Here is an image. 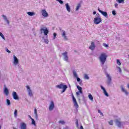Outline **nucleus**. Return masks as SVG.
Here are the masks:
<instances>
[{
  "label": "nucleus",
  "mask_w": 129,
  "mask_h": 129,
  "mask_svg": "<svg viewBox=\"0 0 129 129\" xmlns=\"http://www.w3.org/2000/svg\"><path fill=\"white\" fill-rule=\"evenodd\" d=\"M67 52H65L63 53H62V55H63V59L64 61H66V62H68V55L67 54Z\"/></svg>",
  "instance_id": "9b49d317"
},
{
  "label": "nucleus",
  "mask_w": 129,
  "mask_h": 129,
  "mask_svg": "<svg viewBox=\"0 0 129 129\" xmlns=\"http://www.w3.org/2000/svg\"><path fill=\"white\" fill-rule=\"evenodd\" d=\"M120 119H116L115 120V124L118 126V127H121V125L124 123V122H120Z\"/></svg>",
  "instance_id": "39448f33"
},
{
  "label": "nucleus",
  "mask_w": 129,
  "mask_h": 129,
  "mask_svg": "<svg viewBox=\"0 0 129 129\" xmlns=\"http://www.w3.org/2000/svg\"><path fill=\"white\" fill-rule=\"evenodd\" d=\"M41 14L45 18H47L49 16V14H48V13H47V11L45 9L41 11Z\"/></svg>",
  "instance_id": "ddd939ff"
},
{
  "label": "nucleus",
  "mask_w": 129,
  "mask_h": 129,
  "mask_svg": "<svg viewBox=\"0 0 129 129\" xmlns=\"http://www.w3.org/2000/svg\"><path fill=\"white\" fill-rule=\"evenodd\" d=\"M55 107V104H54L53 101H51L49 104V110L52 111Z\"/></svg>",
  "instance_id": "1a4fd4ad"
},
{
  "label": "nucleus",
  "mask_w": 129,
  "mask_h": 129,
  "mask_svg": "<svg viewBox=\"0 0 129 129\" xmlns=\"http://www.w3.org/2000/svg\"><path fill=\"white\" fill-rule=\"evenodd\" d=\"M103 93H104V95L107 96V97H108V96H109V95H108V93L106 91V90L103 91Z\"/></svg>",
  "instance_id": "393cba45"
},
{
  "label": "nucleus",
  "mask_w": 129,
  "mask_h": 129,
  "mask_svg": "<svg viewBox=\"0 0 129 129\" xmlns=\"http://www.w3.org/2000/svg\"><path fill=\"white\" fill-rule=\"evenodd\" d=\"M32 124H33L34 125H36V122L35 121V119H32Z\"/></svg>",
  "instance_id": "f704fd0d"
},
{
  "label": "nucleus",
  "mask_w": 129,
  "mask_h": 129,
  "mask_svg": "<svg viewBox=\"0 0 129 129\" xmlns=\"http://www.w3.org/2000/svg\"><path fill=\"white\" fill-rule=\"evenodd\" d=\"M121 90L122 92H124L125 95H128V92L126 91L125 89L123 88V86H121Z\"/></svg>",
  "instance_id": "dca6fc26"
},
{
  "label": "nucleus",
  "mask_w": 129,
  "mask_h": 129,
  "mask_svg": "<svg viewBox=\"0 0 129 129\" xmlns=\"http://www.w3.org/2000/svg\"><path fill=\"white\" fill-rule=\"evenodd\" d=\"M112 14L113 16H115L116 15V13L115 12V11L113 10L112 12Z\"/></svg>",
  "instance_id": "37998d69"
},
{
  "label": "nucleus",
  "mask_w": 129,
  "mask_h": 129,
  "mask_svg": "<svg viewBox=\"0 0 129 129\" xmlns=\"http://www.w3.org/2000/svg\"><path fill=\"white\" fill-rule=\"evenodd\" d=\"M69 86H70V87H71V86L70 85Z\"/></svg>",
  "instance_id": "338daca9"
},
{
  "label": "nucleus",
  "mask_w": 129,
  "mask_h": 129,
  "mask_svg": "<svg viewBox=\"0 0 129 129\" xmlns=\"http://www.w3.org/2000/svg\"><path fill=\"white\" fill-rule=\"evenodd\" d=\"M79 93H81V94H82V93H83V92H82V90L81 91H79Z\"/></svg>",
  "instance_id": "13d9d810"
},
{
  "label": "nucleus",
  "mask_w": 129,
  "mask_h": 129,
  "mask_svg": "<svg viewBox=\"0 0 129 129\" xmlns=\"http://www.w3.org/2000/svg\"><path fill=\"white\" fill-rule=\"evenodd\" d=\"M4 93H5V94L6 95H9V90L8 89V88L7 87H6L4 89Z\"/></svg>",
  "instance_id": "aec40b11"
},
{
  "label": "nucleus",
  "mask_w": 129,
  "mask_h": 129,
  "mask_svg": "<svg viewBox=\"0 0 129 129\" xmlns=\"http://www.w3.org/2000/svg\"><path fill=\"white\" fill-rule=\"evenodd\" d=\"M76 124L77 125V126H78V120H76Z\"/></svg>",
  "instance_id": "4d7b16f0"
},
{
  "label": "nucleus",
  "mask_w": 129,
  "mask_h": 129,
  "mask_svg": "<svg viewBox=\"0 0 129 129\" xmlns=\"http://www.w3.org/2000/svg\"><path fill=\"white\" fill-rule=\"evenodd\" d=\"M102 21V20H101V17H100V15L98 13H97L96 15L95 18H94V23L96 25H98L99 24H100L101 22Z\"/></svg>",
  "instance_id": "f03ea898"
},
{
  "label": "nucleus",
  "mask_w": 129,
  "mask_h": 129,
  "mask_svg": "<svg viewBox=\"0 0 129 129\" xmlns=\"http://www.w3.org/2000/svg\"><path fill=\"white\" fill-rule=\"evenodd\" d=\"M127 88H128V89H129V84H128L127 85Z\"/></svg>",
  "instance_id": "e2e57ef3"
},
{
  "label": "nucleus",
  "mask_w": 129,
  "mask_h": 129,
  "mask_svg": "<svg viewBox=\"0 0 129 129\" xmlns=\"http://www.w3.org/2000/svg\"><path fill=\"white\" fill-rule=\"evenodd\" d=\"M55 87L56 88H58V89H62L61 93H64V92L66 91V89L68 88L67 86L63 84V83L55 86Z\"/></svg>",
  "instance_id": "7ed1b4c3"
},
{
  "label": "nucleus",
  "mask_w": 129,
  "mask_h": 129,
  "mask_svg": "<svg viewBox=\"0 0 129 129\" xmlns=\"http://www.w3.org/2000/svg\"><path fill=\"white\" fill-rule=\"evenodd\" d=\"M27 15H28V16H30L31 17H33V16H35L36 14L34 12H29L27 13Z\"/></svg>",
  "instance_id": "6ab92c4d"
},
{
  "label": "nucleus",
  "mask_w": 129,
  "mask_h": 129,
  "mask_svg": "<svg viewBox=\"0 0 129 129\" xmlns=\"http://www.w3.org/2000/svg\"><path fill=\"white\" fill-rule=\"evenodd\" d=\"M80 129H84V128H83V126L81 125Z\"/></svg>",
  "instance_id": "680f3d73"
},
{
  "label": "nucleus",
  "mask_w": 129,
  "mask_h": 129,
  "mask_svg": "<svg viewBox=\"0 0 129 129\" xmlns=\"http://www.w3.org/2000/svg\"><path fill=\"white\" fill-rule=\"evenodd\" d=\"M59 123H61V124H65V121L63 120H60L59 121Z\"/></svg>",
  "instance_id": "79ce46f5"
},
{
  "label": "nucleus",
  "mask_w": 129,
  "mask_h": 129,
  "mask_svg": "<svg viewBox=\"0 0 129 129\" xmlns=\"http://www.w3.org/2000/svg\"><path fill=\"white\" fill-rule=\"evenodd\" d=\"M84 79H86L87 80H88L89 79V77L87 74H85L84 75Z\"/></svg>",
  "instance_id": "b1692460"
},
{
  "label": "nucleus",
  "mask_w": 129,
  "mask_h": 129,
  "mask_svg": "<svg viewBox=\"0 0 129 129\" xmlns=\"http://www.w3.org/2000/svg\"><path fill=\"white\" fill-rule=\"evenodd\" d=\"M114 6H115V8H117V7H118V4L116 3V4H115Z\"/></svg>",
  "instance_id": "864d4df0"
},
{
  "label": "nucleus",
  "mask_w": 129,
  "mask_h": 129,
  "mask_svg": "<svg viewBox=\"0 0 129 129\" xmlns=\"http://www.w3.org/2000/svg\"><path fill=\"white\" fill-rule=\"evenodd\" d=\"M88 97H89L90 100H91V101H93V96H92V95L89 94L88 95Z\"/></svg>",
  "instance_id": "4be33fe9"
},
{
  "label": "nucleus",
  "mask_w": 129,
  "mask_h": 129,
  "mask_svg": "<svg viewBox=\"0 0 129 129\" xmlns=\"http://www.w3.org/2000/svg\"><path fill=\"white\" fill-rule=\"evenodd\" d=\"M42 39L44 40V43H45V44H49V40L46 39L44 37H42Z\"/></svg>",
  "instance_id": "cd10ccee"
},
{
  "label": "nucleus",
  "mask_w": 129,
  "mask_h": 129,
  "mask_svg": "<svg viewBox=\"0 0 129 129\" xmlns=\"http://www.w3.org/2000/svg\"><path fill=\"white\" fill-rule=\"evenodd\" d=\"M81 7V5H80V4H79L76 7V11H78V10L80 9Z\"/></svg>",
  "instance_id": "c85d7f7f"
},
{
  "label": "nucleus",
  "mask_w": 129,
  "mask_h": 129,
  "mask_svg": "<svg viewBox=\"0 0 129 129\" xmlns=\"http://www.w3.org/2000/svg\"><path fill=\"white\" fill-rule=\"evenodd\" d=\"M106 77L107 78V84L108 85H110V84H111V77L108 74H106Z\"/></svg>",
  "instance_id": "6e6552de"
},
{
  "label": "nucleus",
  "mask_w": 129,
  "mask_h": 129,
  "mask_svg": "<svg viewBox=\"0 0 129 129\" xmlns=\"http://www.w3.org/2000/svg\"><path fill=\"white\" fill-rule=\"evenodd\" d=\"M66 8L67 9V11H68V12H70L71 11V9L70 8V6H69V4H68V3H67L66 4Z\"/></svg>",
  "instance_id": "a211bd4d"
},
{
  "label": "nucleus",
  "mask_w": 129,
  "mask_h": 129,
  "mask_svg": "<svg viewBox=\"0 0 129 129\" xmlns=\"http://www.w3.org/2000/svg\"><path fill=\"white\" fill-rule=\"evenodd\" d=\"M98 11L99 12V13H101V14L105 17V18H107L108 17V15H107V12H104V11H101L100 9H98Z\"/></svg>",
  "instance_id": "f8f14e48"
},
{
  "label": "nucleus",
  "mask_w": 129,
  "mask_h": 129,
  "mask_svg": "<svg viewBox=\"0 0 129 129\" xmlns=\"http://www.w3.org/2000/svg\"><path fill=\"white\" fill-rule=\"evenodd\" d=\"M118 4H124V0H116Z\"/></svg>",
  "instance_id": "a878e982"
},
{
  "label": "nucleus",
  "mask_w": 129,
  "mask_h": 129,
  "mask_svg": "<svg viewBox=\"0 0 129 129\" xmlns=\"http://www.w3.org/2000/svg\"><path fill=\"white\" fill-rule=\"evenodd\" d=\"M35 117L36 119H38V114L35 115Z\"/></svg>",
  "instance_id": "6e6d98bb"
},
{
  "label": "nucleus",
  "mask_w": 129,
  "mask_h": 129,
  "mask_svg": "<svg viewBox=\"0 0 129 129\" xmlns=\"http://www.w3.org/2000/svg\"><path fill=\"white\" fill-rule=\"evenodd\" d=\"M56 2H58L60 5H63V1L62 0H56Z\"/></svg>",
  "instance_id": "ea45409f"
},
{
  "label": "nucleus",
  "mask_w": 129,
  "mask_h": 129,
  "mask_svg": "<svg viewBox=\"0 0 129 129\" xmlns=\"http://www.w3.org/2000/svg\"><path fill=\"white\" fill-rule=\"evenodd\" d=\"M77 78V81L78 82H80V81H81V79H80L78 77Z\"/></svg>",
  "instance_id": "a18cd8bd"
},
{
  "label": "nucleus",
  "mask_w": 129,
  "mask_h": 129,
  "mask_svg": "<svg viewBox=\"0 0 129 129\" xmlns=\"http://www.w3.org/2000/svg\"><path fill=\"white\" fill-rule=\"evenodd\" d=\"M6 52H8V53H11V51H10L8 48H6Z\"/></svg>",
  "instance_id": "09e8293b"
},
{
  "label": "nucleus",
  "mask_w": 129,
  "mask_h": 129,
  "mask_svg": "<svg viewBox=\"0 0 129 129\" xmlns=\"http://www.w3.org/2000/svg\"><path fill=\"white\" fill-rule=\"evenodd\" d=\"M93 15H96V12L94 11L93 13Z\"/></svg>",
  "instance_id": "052dcab7"
},
{
  "label": "nucleus",
  "mask_w": 129,
  "mask_h": 129,
  "mask_svg": "<svg viewBox=\"0 0 129 129\" xmlns=\"http://www.w3.org/2000/svg\"><path fill=\"white\" fill-rule=\"evenodd\" d=\"M28 116H29V117L31 119V120H32V119H33V118H32V116H31V115H28Z\"/></svg>",
  "instance_id": "bf43d9fd"
},
{
  "label": "nucleus",
  "mask_w": 129,
  "mask_h": 129,
  "mask_svg": "<svg viewBox=\"0 0 129 129\" xmlns=\"http://www.w3.org/2000/svg\"><path fill=\"white\" fill-rule=\"evenodd\" d=\"M74 105L75 107H76L77 109L79 107V105H78V103H77V102H76L74 103Z\"/></svg>",
  "instance_id": "bb28decb"
},
{
  "label": "nucleus",
  "mask_w": 129,
  "mask_h": 129,
  "mask_svg": "<svg viewBox=\"0 0 129 129\" xmlns=\"http://www.w3.org/2000/svg\"><path fill=\"white\" fill-rule=\"evenodd\" d=\"M72 97H73V103H74L75 102H77V101H76V99L74 97V95H73Z\"/></svg>",
  "instance_id": "473e14b6"
},
{
  "label": "nucleus",
  "mask_w": 129,
  "mask_h": 129,
  "mask_svg": "<svg viewBox=\"0 0 129 129\" xmlns=\"http://www.w3.org/2000/svg\"><path fill=\"white\" fill-rule=\"evenodd\" d=\"M27 89V92L28 93L29 96L30 97H32L34 95V93L33 92V91L31 90V88H30V86H26Z\"/></svg>",
  "instance_id": "423d86ee"
},
{
  "label": "nucleus",
  "mask_w": 129,
  "mask_h": 129,
  "mask_svg": "<svg viewBox=\"0 0 129 129\" xmlns=\"http://www.w3.org/2000/svg\"><path fill=\"white\" fill-rule=\"evenodd\" d=\"M6 101H7V105H11V100H10L9 99H7L6 100Z\"/></svg>",
  "instance_id": "c756f323"
},
{
  "label": "nucleus",
  "mask_w": 129,
  "mask_h": 129,
  "mask_svg": "<svg viewBox=\"0 0 129 129\" xmlns=\"http://www.w3.org/2000/svg\"><path fill=\"white\" fill-rule=\"evenodd\" d=\"M21 129H27V125L25 123H22L20 125Z\"/></svg>",
  "instance_id": "f3484780"
},
{
  "label": "nucleus",
  "mask_w": 129,
  "mask_h": 129,
  "mask_svg": "<svg viewBox=\"0 0 129 129\" xmlns=\"http://www.w3.org/2000/svg\"><path fill=\"white\" fill-rule=\"evenodd\" d=\"M77 89H78L79 91L82 90V88L79 86H77Z\"/></svg>",
  "instance_id": "72a5a7b5"
},
{
  "label": "nucleus",
  "mask_w": 129,
  "mask_h": 129,
  "mask_svg": "<svg viewBox=\"0 0 129 129\" xmlns=\"http://www.w3.org/2000/svg\"><path fill=\"white\" fill-rule=\"evenodd\" d=\"M107 58V54H106V53L103 52L100 54L99 57V60L102 66H103V65L105 64V62H106Z\"/></svg>",
  "instance_id": "f257e3e1"
},
{
  "label": "nucleus",
  "mask_w": 129,
  "mask_h": 129,
  "mask_svg": "<svg viewBox=\"0 0 129 129\" xmlns=\"http://www.w3.org/2000/svg\"><path fill=\"white\" fill-rule=\"evenodd\" d=\"M95 49V43L94 42L91 43V45L89 46V49L93 51Z\"/></svg>",
  "instance_id": "4468645a"
},
{
  "label": "nucleus",
  "mask_w": 129,
  "mask_h": 129,
  "mask_svg": "<svg viewBox=\"0 0 129 129\" xmlns=\"http://www.w3.org/2000/svg\"><path fill=\"white\" fill-rule=\"evenodd\" d=\"M0 36L4 40H6V38L5 37V36H4V34H3V33L0 32Z\"/></svg>",
  "instance_id": "7c9ffc66"
},
{
  "label": "nucleus",
  "mask_w": 129,
  "mask_h": 129,
  "mask_svg": "<svg viewBox=\"0 0 129 129\" xmlns=\"http://www.w3.org/2000/svg\"><path fill=\"white\" fill-rule=\"evenodd\" d=\"M79 82H80L79 84H80V86H82V85H83V84L82 83V81H81Z\"/></svg>",
  "instance_id": "8fccbe9b"
},
{
  "label": "nucleus",
  "mask_w": 129,
  "mask_h": 129,
  "mask_svg": "<svg viewBox=\"0 0 129 129\" xmlns=\"http://www.w3.org/2000/svg\"><path fill=\"white\" fill-rule=\"evenodd\" d=\"M0 129H2V126L0 125Z\"/></svg>",
  "instance_id": "0e129e2a"
},
{
  "label": "nucleus",
  "mask_w": 129,
  "mask_h": 129,
  "mask_svg": "<svg viewBox=\"0 0 129 129\" xmlns=\"http://www.w3.org/2000/svg\"><path fill=\"white\" fill-rule=\"evenodd\" d=\"M73 74L75 78H77L78 77V75H77V73H76V71H73Z\"/></svg>",
  "instance_id": "412c9836"
},
{
  "label": "nucleus",
  "mask_w": 129,
  "mask_h": 129,
  "mask_svg": "<svg viewBox=\"0 0 129 129\" xmlns=\"http://www.w3.org/2000/svg\"><path fill=\"white\" fill-rule=\"evenodd\" d=\"M98 113H100V115H102V116H103V113L100 110H98Z\"/></svg>",
  "instance_id": "e433bc0d"
},
{
  "label": "nucleus",
  "mask_w": 129,
  "mask_h": 129,
  "mask_svg": "<svg viewBox=\"0 0 129 129\" xmlns=\"http://www.w3.org/2000/svg\"><path fill=\"white\" fill-rule=\"evenodd\" d=\"M72 97H73V103H74L75 102H77V101H76V99L74 97V95H73Z\"/></svg>",
  "instance_id": "2f4dec72"
},
{
  "label": "nucleus",
  "mask_w": 129,
  "mask_h": 129,
  "mask_svg": "<svg viewBox=\"0 0 129 129\" xmlns=\"http://www.w3.org/2000/svg\"><path fill=\"white\" fill-rule=\"evenodd\" d=\"M117 64L120 66L121 65V63H120V61H119V59H117Z\"/></svg>",
  "instance_id": "4c0bfd02"
},
{
  "label": "nucleus",
  "mask_w": 129,
  "mask_h": 129,
  "mask_svg": "<svg viewBox=\"0 0 129 129\" xmlns=\"http://www.w3.org/2000/svg\"><path fill=\"white\" fill-rule=\"evenodd\" d=\"M12 96H13L14 99H15L16 100L19 99V96H18L17 92H13L12 93Z\"/></svg>",
  "instance_id": "2eb2a0df"
},
{
  "label": "nucleus",
  "mask_w": 129,
  "mask_h": 129,
  "mask_svg": "<svg viewBox=\"0 0 129 129\" xmlns=\"http://www.w3.org/2000/svg\"><path fill=\"white\" fill-rule=\"evenodd\" d=\"M109 124L110 125H112L113 124V121L112 120H110V121H109Z\"/></svg>",
  "instance_id": "58836bf2"
},
{
  "label": "nucleus",
  "mask_w": 129,
  "mask_h": 129,
  "mask_svg": "<svg viewBox=\"0 0 129 129\" xmlns=\"http://www.w3.org/2000/svg\"><path fill=\"white\" fill-rule=\"evenodd\" d=\"M2 17L4 18V19L5 20V21H6L8 20V18H7V16H6V15H3Z\"/></svg>",
  "instance_id": "c9c22d12"
},
{
  "label": "nucleus",
  "mask_w": 129,
  "mask_h": 129,
  "mask_svg": "<svg viewBox=\"0 0 129 129\" xmlns=\"http://www.w3.org/2000/svg\"><path fill=\"white\" fill-rule=\"evenodd\" d=\"M18 116V110L15 109L14 111V117Z\"/></svg>",
  "instance_id": "5701e85b"
},
{
  "label": "nucleus",
  "mask_w": 129,
  "mask_h": 129,
  "mask_svg": "<svg viewBox=\"0 0 129 129\" xmlns=\"http://www.w3.org/2000/svg\"><path fill=\"white\" fill-rule=\"evenodd\" d=\"M103 46H104V47H105L106 48H108V45L106 44V43H103Z\"/></svg>",
  "instance_id": "c03bdc74"
},
{
  "label": "nucleus",
  "mask_w": 129,
  "mask_h": 129,
  "mask_svg": "<svg viewBox=\"0 0 129 129\" xmlns=\"http://www.w3.org/2000/svg\"><path fill=\"white\" fill-rule=\"evenodd\" d=\"M5 21L6 22H7L8 25H10V21H9V20L7 19V20H5Z\"/></svg>",
  "instance_id": "603ef678"
},
{
  "label": "nucleus",
  "mask_w": 129,
  "mask_h": 129,
  "mask_svg": "<svg viewBox=\"0 0 129 129\" xmlns=\"http://www.w3.org/2000/svg\"><path fill=\"white\" fill-rule=\"evenodd\" d=\"M13 58H14V61L13 64L16 66L19 64V59L17 57H16V55H13Z\"/></svg>",
  "instance_id": "9d476101"
},
{
  "label": "nucleus",
  "mask_w": 129,
  "mask_h": 129,
  "mask_svg": "<svg viewBox=\"0 0 129 129\" xmlns=\"http://www.w3.org/2000/svg\"><path fill=\"white\" fill-rule=\"evenodd\" d=\"M83 98H84V96H83Z\"/></svg>",
  "instance_id": "69168bd1"
},
{
  "label": "nucleus",
  "mask_w": 129,
  "mask_h": 129,
  "mask_svg": "<svg viewBox=\"0 0 129 129\" xmlns=\"http://www.w3.org/2000/svg\"><path fill=\"white\" fill-rule=\"evenodd\" d=\"M76 95L78 96V97H79V95H80V93H79V92H76Z\"/></svg>",
  "instance_id": "49530a36"
},
{
  "label": "nucleus",
  "mask_w": 129,
  "mask_h": 129,
  "mask_svg": "<svg viewBox=\"0 0 129 129\" xmlns=\"http://www.w3.org/2000/svg\"><path fill=\"white\" fill-rule=\"evenodd\" d=\"M56 36H57V34L56 33H53V40H55V39H56Z\"/></svg>",
  "instance_id": "a19ab883"
},
{
  "label": "nucleus",
  "mask_w": 129,
  "mask_h": 129,
  "mask_svg": "<svg viewBox=\"0 0 129 129\" xmlns=\"http://www.w3.org/2000/svg\"><path fill=\"white\" fill-rule=\"evenodd\" d=\"M40 32L41 34L44 33V36H47L48 37V33H49V30L46 27L41 28L40 29Z\"/></svg>",
  "instance_id": "20e7f679"
},
{
  "label": "nucleus",
  "mask_w": 129,
  "mask_h": 129,
  "mask_svg": "<svg viewBox=\"0 0 129 129\" xmlns=\"http://www.w3.org/2000/svg\"><path fill=\"white\" fill-rule=\"evenodd\" d=\"M34 114H38L37 111V109H34Z\"/></svg>",
  "instance_id": "de8ad7c7"
},
{
  "label": "nucleus",
  "mask_w": 129,
  "mask_h": 129,
  "mask_svg": "<svg viewBox=\"0 0 129 129\" xmlns=\"http://www.w3.org/2000/svg\"><path fill=\"white\" fill-rule=\"evenodd\" d=\"M101 89L103 90V91H104V90H105V89L102 86H101Z\"/></svg>",
  "instance_id": "3c124183"
},
{
  "label": "nucleus",
  "mask_w": 129,
  "mask_h": 129,
  "mask_svg": "<svg viewBox=\"0 0 129 129\" xmlns=\"http://www.w3.org/2000/svg\"><path fill=\"white\" fill-rule=\"evenodd\" d=\"M118 69L119 70V72L120 73H121V69H120V68L118 67Z\"/></svg>",
  "instance_id": "5fc2aeb1"
},
{
  "label": "nucleus",
  "mask_w": 129,
  "mask_h": 129,
  "mask_svg": "<svg viewBox=\"0 0 129 129\" xmlns=\"http://www.w3.org/2000/svg\"><path fill=\"white\" fill-rule=\"evenodd\" d=\"M60 32L61 33V36L62 38H63L64 40L65 41L68 40V38H67V36H66V32H65V31L60 29Z\"/></svg>",
  "instance_id": "0eeeda50"
}]
</instances>
